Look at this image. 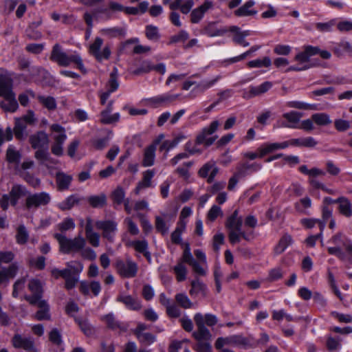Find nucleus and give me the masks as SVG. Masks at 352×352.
Here are the masks:
<instances>
[{
    "label": "nucleus",
    "mask_w": 352,
    "mask_h": 352,
    "mask_svg": "<svg viewBox=\"0 0 352 352\" xmlns=\"http://www.w3.org/2000/svg\"><path fill=\"white\" fill-rule=\"evenodd\" d=\"M317 54L323 59H329L331 57V54L327 50H321L317 46L305 45L303 50L294 57V60L298 63L296 65L290 66L286 72H300L311 68L314 65L309 63L310 58Z\"/></svg>",
    "instance_id": "f257e3e1"
},
{
    "label": "nucleus",
    "mask_w": 352,
    "mask_h": 352,
    "mask_svg": "<svg viewBox=\"0 0 352 352\" xmlns=\"http://www.w3.org/2000/svg\"><path fill=\"white\" fill-rule=\"evenodd\" d=\"M50 60L56 63L60 66L67 67L74 63L77 68L81 71L85 70L82 60L78 54L74 52L68 54L65 52L63 47L58 44H55L52 50Z\"/></svg>",
    "instance_id": "f03ea898"
},
{
    "label": "nucleus",
    "mask_w": 352,
    "mask_h": 352,
    "mask_svg": "<svg viewBox=\"0 0 352 352\" xmlns=\"http://www.w3.org/2000/svg\"><path fill=\"white\" fill-rule=\"evenodd\" d=\"M194 320L197 327V331L193 333L194 338L197 340H208L211 334L208 329L205 326L212 327L218 322L217 317L212 314H202L197 313L194 316Z\"/></svg>",
    "instance_id": "7ed1b4c3"
},
{
    "label": "nucleus",
    "mask_w": 352,
    "mask_h": 352,
    "mask_svg": "<svg viewBox=\"0 0 352 352\" xmlns=\"http://www.w3.org/2000/svg\"><path fill=\"white\" fill-rule=\"evenodd\" d=\"M54 238L58 241L60 250L65 254L70 252H78L86 245V240L80 234L74 239H68L66 236L56 233Z\"/></svg>",
    "instance_id": "20e7f679"
},
{
    "label": "nucleus",
    "mask_w": 352,
    "mask_h": 352,
    "mask_svg": "<svg viewBox=\"0 0 352 352\" xmlns=\"http://www.w3.org/2000/svg\"><path fill=\"white\" fill-rule=\"evenodd\" d=\"M28 190L25 186L21 184H14L12 186L8 194H4L0 199V206L3 210H7L9 207V203L15 206L19 199L28 195Z\"/></svg>",
    "instance_id": "39448f33"
},
{
    "label": "nucleus",
    "mask_w": 352,
    "mask_h": 352,
    "mask_svg": "<svg viewBox=\"0 0 352 352\" xmlns=\"http://www.w3.org/2000/svg\"><path fill=\"white\" fill-rule=\"evenodd\" d=\"M52 132L54 143L52 146V153L57 156L63 155V145L67 140L65 129L59 124H53L50 126Z\"/></svg>",
    "instance_id": "423d86ee"
},
{
    "label": "nucleus",
    "mask_w": 352,
    "mask_h": 352,
    "mask_svg": "<svg viewBox=\"0 0 352 352\" xmlns=\"http://www.w3.org/2000/svg\"><path fill=\"white\" fill-rule=\"evenodd\" d=\"M115 267L117 273L123 278H134L138 272V264L131 258H127L125 261L117 259Z\"/></svg>",
    "instance_id": "0eeeda50"
},
{
    "label": "nucleus",
    "mask_w": 352,
    "mask_h": 352,
    "mask_svg": "<svg viewBox=\"0 0 352 352\" xmlns=\"http://www.w3.org/2000/svg\"><path fill=\"white\" fill-rule=\"evenodd\" d=\"M51 195L47 192L28 193L25 199V206L28 210H35L48 205L51 201Z\"/></svg>",
    "instance_id": "6e6552de"
},
{
    "label": "nucleus",
    "mask_w": 352,
    "mask_h": 352,
    "mask_svg": "<svg viewBox=\"0 0 352 352\" xmlns=\"http://www.w3.org/2000/svg\"><path fill=\"white\" fill-rule=\"evenodd\" d=\"M102 45L103 39L100 37H96L89 47V53L99 62L103 60H108L111 54V47L108 45H106L103 49L100 50Z\"/></svg>",
    "instance_id": "1a4fd4ad"
},
{
    "label": "nucleus",
    "mask_w": 352,
    "mask_h": 352,
    "mask_svg": "<svg viewBox=\"0 0 352 352\" xmlns=\"http://www.w3.org/2000/svg\"><path fill=\"white\" fill-rule=\"evenodd\" d=\"M11 342L15 349H22L24 352H39L35 346L34 338L30 336L16 333L12 337Z\"/></svg>",
    "instance_id": "9d476101"
},
{
    "label": "nucleus",
    "mask_w": 352,
    "mask_h": 352,
    "mask_svg": "<svg viewBox=\"0 0 352 352\" xmlns=\"http://www.w3.org/2000/svg\"><path fill=\"white\" fill-rule=\"evenodd\" d=\"M36 119L32 111H29L26 115L21 118L16 119L14 133L16 138L22 140L25 137L27 124H32Z\"/></svg>",
    "instance_id": "9b49d317"
},
{
    "label": "nucleus",
    "mask_w": 352,
    "mask_h": 352,
    "mask_svg": "<svg viewBox=\"0 0 352 352\" xmlns=\"http://www.w3.org/2000/svg\"><path fill=\"white\" fill-rule=\"evenodd\" d=\"M219 126V122L218 120H214L210 124L209 126L204 127L197 135L195 140L196 144H204L208 146L212 144L215 140L213 138H208V136L213 134L217 130Z\"/></svg>",
    "instance_id": "f8f14e48"
},
{
    "label": "nucleus",
    "mask_w": 352,
    "mask_h": 352,
    "mask_svg": "<svg viewBox=\"0 0 352 352\" xmlns=\"http://www.w3.org/2000/svg\"><path fill=\"white\" fill-rule=\"evenodd\" d=\"M28 289L32 295H27L25 299L31 305H36L39 300H42L43 284L41 281L36 278L31 279L28 283Z\"/></svg>",
    "instance_id": "ddd939ff"
},
{
    "label": "nucleus",
    "mask_w": 352,
    "mask_h": 352,
    "mask_svg": "<svg viewBox=\"0 0 352 352\" xmlns=\"http://www.w3.org/2000/svg\"><path fill=\"white\" fill-rule=\"evenodd\" d=\"M179 96V94L166 93L147 98L146 101L148 105L153 108H157L160 106H168L171 104Z\"/></svg>",
    "instance_id": "4468645a"
},
{
    "label": "nucleus",
    "mask_w": 352,
    "mask_h": 352,
    "mask_svg": "<svg viewBox=\"0 0 352 352\" xmlns=\"http://www.w3.org/2000/svg\"><path fill=\"white\" fill-rule=\"evenodd\" d=\"M97 229L102 230V236L109 241H113L115 237L118 224L114 221H97L95 223Z\"/></svg>",
    "instance_id": "2eb2a0df"
},
{
    "label": "nucleus",
    "mask_w": 352,
    "mask_h": 352,
    "mask_svg": "<svg viewBox=\"0 0 352 352\" xmlns=\"http://www.w3.org/2000/svg\"><path fill=\"white\" fill-rule=\"evenodd\" d=\"M345 252L340 247L328 248V252L337 256L340 260L352 263V241L344 243Z\"/></svg>",
    "instance_id": "dca6fc26"
},
{
    "label": "nucleus",
    "mask_w": 352,
    "mask_h": 352,
    "mask_svg": "<svg viewBox=\"0 0 352 352\" xmlns=\"http://www.w3.org/2000/svg\"><path fill=\"white\" fill-rule=\"evenodd\" d=\"M155 174V171L154 169H148L144 171L141 180L138 182L133 190L134 193L138 195L142 190L153 187L152 179Z\"/></svg>",
    "instance_id": "f3484780"
},
{
    "label": "nucleus",
    "mask_w": 352,
    "mask_h": 352,
    "mask_svg": "<svg viewBox=\"0 0 352 352\" xmlns=\"http://www.w3.org/2000/svg\"><path fill=\"white\" fill-rule=\"evenodd\" d=\"M113 101L111 100L105 109L102 111L100 114V122L103 124H111L118 122L120 116L119 113L111 114L113 111Z\"/></svg>",
    "instance_id": "a211bd4d"
},
{
    "label": "nucleus",
    "mask_w": 352,
    "mask_h": 352,
    "mask_svg": "<svg viewBox=\"0 0 352 352\" xmlns=\"http://www.w3.org/2000/svg\"><path fill=\"white\" fill-rule=\"evenodd\" d=\"M219 172V168L215 165L214 161H209L206 163L199 170V175L203 178H208V182H213L214 177Z\"/></svg>",
    "instance_id": "6ab92c4d"
},
{
    "label": "nucleus",
    "mask_w": 352,
    "mask_h": 352,
    "mask_svg": "<svg viewBox=\"0 0 352 352\" xmlns=\"http://www.w3.org/2000/svg\"><path fill=\"white\" fill-rule=\"evenodd\" d=\"M212 7V2L206 0L205 2L192 10L190 13V21L192 23H198L204 17L205 13Z\"/></svg>",
    "instance_id": "aec40b11"
},
{
    "label": "nucleus",
    "mask_w": 352,
    "mask_h": 352,
    "mask_svg": "<svg viewBox=\"0 0 352 352\" xmlns=\"http://www.w3.org/2000/svg\"><path fill=\"white\" fill-rule=\"evenodd\" d=\"M19 271V265L13 263L8 267L0 270V284H8L10 279L14 278Z\"/></svg>",
    "instance_id": "412c9836"
},
{
    "label": "nucleus",
    "mask_w": 352,
    "mask_h": 352,
    "mask_svg": "<svg viewBox=\"0 0 352 352\" xmlns=\"http://www.w3.org/2000/svg\"><path fill=\"white\" fill-rule=\"evenodd\" d=\"M30 142L34 148H48V135L44 131H39L30 138Z\"/></svg>",
    "instance_id": "4be33fe9"
},
{
    "label": "nucleus",
    "mask_w": 352,
    "mask_h": 352,
    "mask_svg": "<svg viewBox=\"0 0 352 352\" xmlns=\"http://www.w3.org/2000/svg\"><path fill=\"white\" fill-rule=\"evenodd\" d=\"M195 5L193 0H174L169 5V8L171 10H179L184 14H188Z\"/></svg>",
    "instance_id": "5701e85b"
},
{
    "label": "nucleus",
    "mask_w": 352,
    "mask_h": 352,
    "mask_svg": "<svg viewBox=\"0 0 352 352\" xmlns=\"http://www.w3.org/2000/svg\"><path fill=\"white\" fill-rule=\"evenodd\" d=\"M254 5L255 1L254 0H248L243 6L234 10V14L239 17L254 16L257 14V10L253 8Z\"/></svg>",
    "instance_id": "b1692460"
},
{
    "label": "nucleus",
    "mask_w": 352,
    "mask_h": 352,
    "mask_svg": "<svg viewBox=\"0 0 352 352\" xmlns=\"http://www.w3.org/2000/svg\"><path fill=\"white\" fill-rule=\"evenodd\" d=\"M283 117L288 123H283L282 126L292 129L298 128V123L302 117V113L296 111H292L283 114Z\"/></svg>",
    "instance_id": "393cba45"
},
{
    "label": "nucleus",
    "mask_w": 352,
    "mask_h": 352,
    "mask_svg": "<svg viewBox=\"0 0 352 352\" xmlns=\"http://www.w3.org/2000/svg\"><path fill=\"white\" fill-rule=\"evenodd\" d=\"M117 301L123 303L129 310L138 311L142 307L141 302L130 295H120L117 297Z\"/></svg>",
    "instance_id": "a878e982"
},
{
    "label": "nucleus",
    "mask_w": 352,
    "mask_h": 352,
    "mask_svg": "<svg viewBox=\"0 0 352 352\" xmlns=\"http://www.w3.org/2000/svg\"><path fill=\"white\" fill-rule=\"evenodd\" d=\"M191 288L189 294L191 296H197L201 294L203 297H206L208 294V288L206 284L201 281L199 278H196L190 283Z\"/></svg>",
    "instance_id": "bb28decb"
},
{
    "label": "nucleus",
    "mask_w": 352,
    "mask_h": 352,
    "mask_svg": "<svg viewBox=\"0 0 352 352\" xmlns=\"http://www.w3.org/2000/svg\"><path fill=\"white\" fill-rule=\"evenodd\" d=\"M228 30L226 28H217L215 23L211 22L207 24L200 32L201 34H206L210 37L221 36Z\"/></svg>",
    "instance_id": "cd10ccee"
},
{
    "label": "nucleus",
    "mask_w": 352,
    "mask_h": 352,
    "mask_svg": "<svg viewBox=\"0 0 352 352\" xmlns=\"http://www.w3.org/2000/svg\"><path fill=\"white\" fill-rule=\"evenodd\" d=\"M73 177L63 172H58L56 175V182L57 188L60 191L68 190Z\"/></svg>",
    "instance_id": "c85d7f7f"
},
{
    "label": "nucleus",
    "mask_w": 352,
    "mask_h": 352,
    "mask_svg": "<svg viewBox=\"0 0 352 352\" xmlns=\"http://www.w3.org/2000/svg\"><path fill=\"white\" fill-rule=\"evenodd\" d=\"M221 78L222 76L221 75H217L212 79L204 80L196 85L193 91L203 94L206 90L212 87L217 82L221 79Z\"/></svg>",
    "instance_id": "c756f323"
},
{
    "label": "nucleus",
    "mask_w": 352,
    "mask_h": 352,
    "mask_svg": "<svg viewBox=\"0 0 352 352\" xmlns=\"http://www.w3.org/2000/svg\"><path fill=\"white\" fill-rule=\"evenodd\" d=\"M243 220L241 217L238 216V210H236L227 219L226 226L229 231L238 230L242 227Z\"/></svg>",
    "instance_id": "7c9ffc66"
},
{
    "label": "nucleus",
    "mask_w": 352,
    "mask_h": 352,
    "mask_svg": "<svg viewBox=\"0 0 352 352\" xmlns=\"http://www.w3.org/2000/svg\"><path fill=\"white\" fill-rule=\"evenodd\" d=\"M155 151L153 146H148L144 148L142 162V165L144 167H149L154 165L155 161Z\"/></svg>",
    "instance_id": "2f4dec72"
},
{
    "label": "nucleus",
    "mask_w": 352,
    "mask_h": 352,
    "mask_svg": "<svg viewBox=\"0 0 352 352\" xmlns=\"http://www.w3.org/2000/svg\"><path fill=\"white\" fill-rule=\"evenodd\" d=\"M12 89V80L6 76H0V96L5 98L14 95Z\"/></svg>",
    "instance_id": "473e14b6"
},
{
    "label": "nucleus",
    "mask_w": 352,
    "mask_h": 352,
    "mask_svg": "<svg viewBox=\"0 0 352 352\" xmlns=\"http://www.w3.org/2000/svg\"><path fill=\"white\" fill-rule=\"evenodd\" d=\"M272 87L271 82L265 81L258 86H250L249 87L248 98L255 97L266 93Z\"/></svg>",
    "instance_id": "72a5a7b5"
},
{
    "label": "nucleus",
    "mask_w": 352,
    "mask_h": 352,
    "mask_svg": "<svg viewBox=\"0 0 352 352\" xmlns=\"http://www.w3.org/2000/svg\"><path fill=\"white\" fill-rule=\"evenodd\" d=\"M39 307V310L35 314V318L37 320H50V307L47 302L44 300H39L36 304Z\"/></svg>",
    "instance_id": "f704fd0d"
},
{
    "label": "nucleus",
    "mask_w": 352,
    "mask_h": 352,
    "mask_svg": "<svg viewBox=\"0 0 352 352\" xmlns=\"http://www.w3.org/2000/svg\"><path fill=\"white\" fill-rule=\"evenodd\" d=\"M6 161L9 164L18 166L21 161V154L13 145H9L6 151Z\"/></svg>",
    "instance_id": "c9c22d12"
},
{
    "label": "nucleus",
    "mask_w": 352,
    "mask_h": 352,
    "mask_svg": "<svg viewBox=\"0 0 352 352\" xmlns=\"http://www.w3.org/2000/svg\"><path fill=\"white\" fill-rule=\"evenodd\" d=\"M131 245L135 251L142 253L148 263H151V255L148 251V243L146 240H138L131 242Z\"/></svg>",
    "instance_id": "e433bc0d"
},
{
    "label": "nucleus",
    "mask_w": 352,
    "mask_h": 352,
    "mask_svg": "<svg viewBox=\"0 0 352 352\" xmlns=\"http://www.w3.org/2000/svg\"><path fill=\"white\" fill-rule=\"evenodd\" d=\"M112 136L113 132L111 131H109L107 136L104 138H93L91 140V144L96 150H103L108 145L109 142L111 139Z\"/></svg>",
    "instance_id": "4c0bfd02"
},
{
    "label": "nucleus",
    "mask_w": 352,
    "mask_h": 352,
    "mask_svg": "<svg viewBox=\"0 0 352 352\" xmlns=\"http://www.w3.org/2000/svg\"><path fill=\"white\" fill-rule=\"evenodd\" d=\"M87 200L92 208H102L107 204V195L104 193H100L98 195H91L88 197Z\"/></svg>",
    "instance_id": "58836bf2"
},
{
    "label": "nucleus",
    "mask_w": 352,
    "mask_h": 352,
    "mask_svg": "<svg viewBox=\"0 0 352 352\" xmlns=\"http://www.w3.org/2000/svg\"><path fill=\"white\" fill-rule=\"evenodd\" d=\"M1 107L6 111L14 112L19 107L15 94L5 97L4 100L1 102Z\"/></svg>",
    "instance_id": "ea45409f"
},
{
    "label": "nucleus",
    "mask_w": 352,
    "mask_h": 352,
    "mask_svg": "<svg viewBox=\"0 0 352 352\" xmlns=\"http://www.w3.org/2000/svg\"><path fill=\"white\" fill-rule=\"evenodd\" d=\"M340 212L346 217L352 215L351 204L349 200L344 197L338 198Z\"/></svg>",
    "instance_id": "a19ab883"
},
{
    "label": "nucleus",
    "mask_w": 352,
    "mask_h": 352,
    "mask_svg": "<svg viewBox=\"0 0 352 352\" xmlns=\"http://www.w3.org/2000/svg\"><path fill=\"white\" fill-rule=\"evenodd\" d=\"M79 202L80 199L76 195H72L60 202L58 204V207L61 210H68L72 209L75 205L79 204Z\"/></svg>",
    "instance_id": "79ce46f5"
},
{
    "label": "nucleus",
    "mask_w": 352,
    "mask_h": 352,
    "mask_svg": "<svg viewBox=\"0 0 352 352\" xmlns=\"http://www.w3.org/2000/svg\"><path fill=\"white\" fill-rule=\"evenodd\" d=\"M175 274L176 280L178 282H183L186 279L188 270L183 262H178L173 268Z\"/></svg>",
    "instance_id": "37998d69"
},
{
    "label": "nucleus",
    "mask_w": 352,
    "mask_h": 352,
    "mask_svg": "<svg viewBox=\"0 0 352 352\" xmlns=\"http://www.w3.org/2000/svg\"><path fill=\"white\" fill-rule=\"evenodd\" d=\"M36 99L45 108L47 109L49 111H54L56 109V100L52 96L38 95L37 96Z\"/></svg>",
    "instance_id": "c03bdc74"
},
{
    "label": "nucleus",
    "mask_w": 352,
    "mask_h": 352,
    "mask_svg": "<svg viewBox=\"0 0 352 352\" xmlns=\"http://www.w3.org/2000/svg\"><path fill=\"white\" fill-rule=\"evenodd\" d=\"M103 320L109 329L113 330H125V328L122 326V324L116 318L113 314H109L104 316Z\"/></svg>",
    "instance_id": "a18cd8bd"
},
{
    "label": "nucleus",
    "mask_w": 352,
    "mask_h": 352,
    "mask_svg": "<svg viewBox=\"0 0 352 352\" xmlns=\"http://www.w3.org/2000/svg\"><path fill=\"white\" fill-rule=\"evenodd\" d=\"M111 199L114 206L122 204L125 200V191L121 186H118L111 194Z\"/></svg>",
    "instance_id": "49530a36"
},
{
    "label": "nucleus",
    "mask_w": 352,
    "mask_h": 352,
    "mask_svg": "<svg viewBox=\"0 0 352 352\" xmlns=\"http://www.w3.org/2000/svg\"><path fill=\"white\" fill-rule=\"evenodd\" d=\"M119 85L118 69L116 67H113L107 82L108 91L112 93L116 91L118 89Z\"/></svg>",
    "instance_id": "de8ad7c7"
},
{
    "label": "nucleus",
    "mask_w": 352,
    "mask_h": 352,
    "mask_svg": "<svg viewBox=\"0 0 352 352\" xmlns=\"http://www.w3.org/2000/svg\"><path fill=\"white\" fill-rule=\"evenodd\" d=\"M271 65L272 60L271 58L268 56L252 60L247 63V65L249 68L269 67L271 66Z\"/></svg>",
    "instance_id": "09e8293b"
},
{
    "label": "nucleus",
    "mask_w": 352,
    "mask_h": 352,
    "mask_svg": "<svg viewBox=\"0 0 352 352\" xmlns=\"http://www.w3.org/2000/svg\"><path fill=\"white\" fill-rule=\"evenodd\" d=\"M292 243V238L289 234H285L280 239L278 245L275 247L276 254H281Z\"/></svg>",
    "instance_id": "8fccbe9b"
},
{
    "label": "nucleus",
    "mask_w": 352,
    "mask_h": 352,
    "mask_svg": "<svg viewBox=\"0 0 352 352\" xmlns=\"http://www.w3.org/2000/svg\"><path fill=\"white\" fill-rule=\"evenodd\" d=\"M288 108L297 109L300 110L316 109V105L308 104L302 101H288L285 103Z\"/></svg>",
    "instance_id": "3c124183"
},
{
    "label": "nucleus",
    "mask_w": 352,
    "mask_h": 352,
    "mask_svg": "<svg viewBox=\"0 0 352 352\" xmlns=\"http://www.w3.org/2000/svg\"><path fill=\"white\" fill-rule=\"evenodd\" d=\"M232 346H251L250 337L246 338L241 334H236L231 336Z\"/></svg>",
    "instance_id": "603ef678"
},
{
    "label": "nucleus",
    "mask_w": 352,
    "mask_h": 352,
    "mask_svg": "<svg viewBox=\"0 0 352 352\" xmlns=\"http://www.w3.org/2000/svg\"><path fill=\"white\" fill-rule=\"evenodd\" d=\"M74 320L86 336H91L93 333V329L87 319L81 317H74Z\"/></svg>",
    "instance_id": "864d4df0"
},
{
    "label": "nucleus",
    "mask_w": 352,
    "mask_h": 352,
    "mask_svg": "<svg viewBox=\"0 0 352 352\" xmlns=\"http://www.w3.org/2000/svg\"><path fill=\"white\" fill-rule=\"evenodd\" d=\"M229 31L234 33L232 38L234 43L243 47H248L250 45V43L245 41V37L239 34V28L237 26H232Z\"/></svg>",
    "instance_id": "5fc2aeb1"
},
{
    "label": "nucleus",
    "mask_w": 352,
    "mask_h": 352,
    "mask_svg": "<svg viewBox=\"0 0 352 352\" xmlns=\"http://www.w3.org/2000/svg\"><path fill=\"white\" fill-rule=\"evenodd\" d=\"M145 34L148 40L153 41H157L160 38L158 28L153 25H148L146 26Z\"/></svg>",
    "instance_id": "6e6d98bb"
},
{
    "label": "nucleus",
    "mask_w": 352,
    "mask_h": 352,
    "mask_svg": "<svg viewBox=\"0 0 352 352\" xmlns=\"http://www.w3.org/2000/svg\"><path fill=\"white\" fill-rule=\"evenodd\" d=\"M312 120L319 126H326L331 123L329 116L324 113H316L311 116Z\"/></svg>",
    "instance_id": "4d7b16f0"
},
{
    "label": "nucleus",
    "mask_w": 352,
    "mask_h": 352,
    "mask_svg": "<svg viewBox=\"0 0 352 352\" xmlns=\"http://www.w3.org/2000/svg\"><path fill=\"white\" fill-rule=\"evenodd\" d=\"M301 224L309 229L312 228L318 224L320 228V231L321 232H323L325 228V222L318 219H301Z\"/></svg>",
    "instance_id": "13d9d810"
},
{
    "label": "nucleus",
    "mask_w": 352,
    "mask_h": 352,
    "mask_svg": "<svg viewBox=\"0 0 352 352\" xmlns=\"http://www.w3.org/2000/svg\"><path fill=\"white\" fill-rule=\"evenodd\" d=\"M175 300L184 309H190L192 307V302L184 293L177 294L175 295Z\"/></svg>",
    "instance_id": "bf43d9fd"
},
{
    "label": "nucleus",
    "mask_w": 352,
    "mask_h": 352,
    "mask_svg": "<svg viewBox=\"0 0 352 352\" xmlns=\"http://www.w3.org/2000/svg\"><path fill=\"white\" fill-rule=\"evenodd\" d=\"M29 234L23 225L19 226L16 230V241L18 244L23 245L28 239Z\"/></svg>",
    "instance_id": "052dcab7"
},
{
    "label": "nucleus",
    "mask_w": 352,
    "mask_h": 352,
    "mask_svg": "<svg viewBox=\"0 0 352 352\" xmlns=\"http://www.w3.org/2000/svg\"><path fill=\"white\" fill-rule=\"evenodd\" d=\"M186 225L184 223H180L177 225L175 230L171 234V241L175 244L182 243V234L185 230Z\"/></svg>",
    "instance_id": "680f3d73"
},
{
    "label": "nucleus",
    "mask_w": 352,
    "mask_h": 352,
    "mask_svg": "<svg viewBox=\"0 0 352 352\" xmlns=\"http://www.w3.org/2000/svg\"><path fill=\"white\" fill-rule=\"evenodd\" d=\"M75 222L71 217H67L64 219L57 225L58 229L62 232H65L68 230H72L75 228Z\"/></svg>",
    "instance_id": "e2e57ef3"
},
{
    "label": "nucleus",
    "mask_w": 352,
    "mask_h": 352,
    "mask_svg": "<svg viewBox=\"0 0 352 352\" xmlns=\"http://www.w3.org/2000/svg\"><path fill=\"white\" fill-rule=\"evenodd\" d=\"M136 338L140 343L146 346L151 345L156 341V336L148 332L138 335Z\"/></svg>",
    "instance_id": "0e129e2a"
},
{
    "label": "nucleus",
    "mask_w": 352,
    "mask_h": 352,
    "mask_svg": "<svg viewBox=\"0 0 352 352\" xmlns=\"http://www.w3.org/2000/svg\"><path fill=\"white\" fill-rule=\"evenodd\" d=\"M19 175L34 188H37L41 184V180L30 173H21Z\"/></svg>",
    "instance_id": "69168bd1"
},
{
    "label": "nucleus",
    "mask_w": 352,
    "mask_h": 352,
    "mask_svg": "<svg viewBox=\"0 0 352 352\" xmlns=\"http://www.w3.org/2000/svg\"><path fill=\"white\" fill-rule=\"evenodd\" d=\"M336 25V19H333L328 22L325 23H317L316 24V28L317 30L321 32H331L333 27Z\"/></svg>",
    "instance_id": "338daca9"
},
{
    "label": "nucleus",
    "mask_w": 352,
    "mask_h": 352,
    "mask_svg": "<svg viewBox=\"0 0 352 352\" xmlns=\"http://www.w3.org/2000/svg\"><path fill=\"white\" fill-rule=\"evenodd\" d=\"M195 261V260L190 252V245L186 243L182 254V256L178 262H183L184 264L188 263L190 265Z\"/></svg>",
    "instance_id": "774afa93"
}]
</instances>
